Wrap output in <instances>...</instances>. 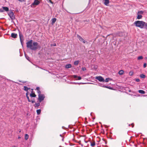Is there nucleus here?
Masks as SVG:
<instances>
[{
    "label": "nucleus",
    "instance_id": "obj_1",
    "mask_svg": "<svg viewBox=\"0 0 147 147\" xmlns=\"http://www.w3.org/2000/svg\"><path fill=\"white\" fill-rule=\"evenodd\" d=\"M32 41L31 40L28 42L27 43V47L31 50H35L38 48L39 46L38 43L34 42L32 43Z\"/></svg>",
    "mask_w": 147,
    "mask_h": 147
},
{
    "label": "nucleus",
    "instance_id": "obj_2",
    "mask_svg": "<svg viewBox=\"0 0 147 147\" xmlns=\"http://www.w3.org/2000/svg\"><path fill=\"white\" fill-rule=\"evenodd\" d=\"M144 22L143 21H137L134 22V24L136 26L140 27L141 28H143Z\"/></svg>",
    "mask_w": 147,
    "mask_h": 147
},
{
    "label": "nucleus",
    "instance_id": "obj_3",
    "mask_svg": "<svg viewBox=\"0 0 147 147\" xmlns=\"http://www.w3.org/2000/svg\"><path fill=\"white\" fill-rule=\"evenodd\" d=\"M143 13L144 11H140L138 12L137 13V19H141L142 18V15L143 14Z\"/></svg>",
    "mask_w": 147,
    "mask_h": 147
},
{
    "label": "nucleus",
    "instance_id": "obj_4",
    "mask_svg": "<svg viewBox=\"0 0 147 147\" xmlns=\"http://www.w3.org/2000/svg\"><path fill=\"white\" fill-rule=\"evenodd\" d=\"M8 14L11 20H13L15 19L14 15L12 11H9L8 12Z\"/></svg>",
    "mask_w": 147,
    "mask_h": 147
},
{
    "label": "nucleus",
    "instance_id": "obj_5",
    "mask_svg": "<svg viewBox=\"0 0 147 147\" xmlns=\"http://www.w3.org/2000/svg\"><path fill=\"white\" fill-rule=\"evenodd\" d=\"M38 100L40 102H41L42 101L44 100L45 96L44 94H41L38 95Z\"/></svg>",
    "mask_w": 147,
    "mask_h": 147
},
{
    "label": "nucleus",
    "instance_id": "obj_6",
    "mask_svg": "<svg viewBox=\"0 0 147 147\" xmlns=\"http://www.w3.org/2000/svg\"><path fill=\"white\" fill-rule=\"evenodd\" d=\"M96 79L98 80L100 82H104V79L101 76H99L96 77L95 78Z\"/></svg>",
    "mask_w": 147,
    "mask_h": 147
},
{
    "label": "nucleus",
    "instance_id": "obj_7",
    "mask_svg": "<svg viewBox=\"0 0 147 147\" xmlns=\"http://www.w3.org/2000/svg\"><path fill=\"white\" fill-rule=\"evenodd\" d=\"M78 38L83 43H85L86 42L85 40H84L81 36L78 35L77 36Z\"/></svg>",
    "mask_w": 147,
    "mask_h": 147
},
{
    "label": "nucleus",
    "instance_id": "obj_8",
    "mask_svg": "<svg viewBox=\"0 0 147 147\" xmlns=\"http://www.w3.org/2000/svg\"><path fill=\"white\" fill-rule=\"evenodd\" d=\"M40 2L38 0H35L34 2L32 3V5H37Z\"/></svg>",
    "mask_w": 147,
    "mask_h": 147
},
{
    "label": "nucleus",
    "instance_id": "obj_9",
    "mask_svg": "<svg viewBox=\"0 0 147 147\" xmlns=\"http://www.w3.org/2000/svg\"><path fill=\"white\" fill-rule=\"evenodd\" d=\"M17 34L15 33H12L11 35V37L13 38H16L17 37Z\"/></svg>",
    "mask_w": 147,
    "mask_h": 147
},
{
    "label": "nucleus",
    "instance_id": "obj_10",
    "mask_svg": "<svg viewBox=\"0 0 147 147\" xmlns=\"http://www.w3.org/2000/svg\"><path fill=\"white\" fill-rule=\"evenodd\" d=\"M104 4L106 5H108V4L109 3V0H104Z\"/></svg>",
    "mask_w": 147,
    "mask_h": 147
},
{
    "label": "nucleus",
    "instance_id": "obj_11",
    "mask_svg": "<svg viewBox=\"0 0 147 147\" xmlns=\"http://www.w3.org/2000/svg\"><path fill=\"white\" fill-rule=\"evenodd\" d=\"M143 28H144L146 29H147V23L144 22L143 24Z\"/></svg>",
    "mask_w": 147,
    "mask_h": 147
},
{
    "label": "nucleus",
    "instance_id": "obj_12",
    "mask_svg": "<svg viewBox=\"0 0 147 147\" xmlns=\"http://www.w3.org/2000/svg\"><path fill=\"white\" fill-rule=\"evenodd\" d=\"M36 89L37 90V92L38 94V95H39V94H40V88L39 87H37L36 88Z\"/></svg>",
    "mask_w": 147,
    "mask_h": 147
},
{
    "label": "nucleus",
    "instance_id": "obj_13",
    "mask_svg": "<svg viewBox=\"0 0 147 147\" xmlns=\"http://www.w3.org/2000/svg\"><path fill=\"white\" fill-rule=\"evenodd\" d=\"M30 96L31 97H34L36 96L35 95V93H33V92H32V93L30 94Z\"/></svg>",
    "mask_w": 147,
    "mask_h": 147
},
{
    "label": "nucleus",
    "instance_id": "obj_14",
    "mask_svg": "<svg viewBox=\"0 0 147 147\" xmlns=\"http://www.w3.org/2000/svg\"><path fill=\"white\" fill-rule=\"evenodd\" d=\"M56 19L55 18H53L52 19V24H53L56 21Z\"/></svg>",
    "mask_w": 147,
    "mask_h": 147
},
{
    "label": "nucleus",
    "instance_id": "obj_15",
    "mask_svg": "<svg viewBox=\"0 0 147 147\" xmlns=\"http://www.w3.org/2000/svg\"><path fill=\"white\" fill-rule=\"evenodd\" d=\"M138 92L139 93L142 94H144L145 93V92L143 90H138Z\"/></svg>",
    "mask_w": 147,
    "mask_h": 147
},
{
    "label": "nucleus",
    "instance_id": "obj_16",
    "mask_svg": "<svg viewBox=\"0 0 147 147\" xmlns=\"http://www.w3.org/2000/svg\"><path fill=\"white\" fill-rule=\"evenodd\" d=\"M3 10H5L6 11H8L9 10V8L7 7H3Z\"/></svg>",
    "mask_w": 147,
    "mask_h": 147
},
{
    "label": "nucleus",
    "instance_id": "obj_17",
    "mask_svg": "<svg viewBox=\"0 0 147 147\" xmlns=\"http://www.w3.org/2000/svg\"><path fill=\"white\" fill-rule=\"evenodd\" d=\"M71 67V65L70 64H68L67 65L65 66V67L67 68H68Z\"/></svg>",
    "mask_w": 147,
    "mask_h": 147
},
{
    "label": "nucleus",
    "instance_id": "obj_18",
    "mask_svg": "<svg viewBox=\"0 0 147 147\" xmlns=\"http://www.w3.org/2000/svg\"><path fill=\"white\" fill-rule=\"evenodd\" d=\"M111 80L112 79L111 78H106L105 80H104V81H105L106 82H108L109 80Z\"/></svg>",
    "mask_w": 147,
    "mask_h": 147
},
{
    "label": "nucleus",
    "instance_id": "obj_19",
    "mask_svg": "<svg viewBox=\"0 0 147 147\" xmlns=\"http://www.w3.org/2000/svg\"><path fill=\"white\" fill-rule=\"evenodd\" d=\"M25 139L27 140L29 138V136L27 134H26L25 135Z\"/></svg>",
    "mask_w": 147,
    "mask_h": 147
},
{
    "label": "nucleus",
    "instance_id": "obj_20",
    "mask_svg": "<svg viewBox=\"0 0 147 147\" xmlns=\"http://www.w3.org/2000/svg\"><path fill=\"white\" fill-rule=\"evenodd\" d=\"M28 92H27V93H26V96L27 97V98L28 99V101L29 102H31V101L30 100L29 98V96H28Z\"/></svg>",
    "mask_w": 147,
    "mask_h": 147
},
{
    "label": "nucleus",
    "instance_id": "obj_21",
    "mask_svg": "<svg viewBox=\"0 0 147 147\" xmlns=\"http://www.w3.org/2000/svg\"><path fill=\"white\" fill-rule=\"evenodd\" d=\"M36 112L38 115H39L41 112V110L38 109L36 111Z\"/></svg>",
    "mask_w": 147,
    "mask_h": 147
},
{
    "label": "nucleus",
    "instance_id": "obj_22",
    "mask_svg": "<svg viewBox=\"0 0 147 147\" xmlns=\"http://www.w3.org/2000/svg\"><path fill=\"white\" fill-rule=\"evenodd\" d=\"M123 72H124V71H123V70H120L119 71V74L120 75H122V74H123Z\"/></svg>",
    "mask_w": 147,
    "mask_h": 147
},
{
    "label": "nucleus",
    "instance_id": "obj_23",
    "mask_svg": "<svg viewBox=\"0 0 147 147\" xmlns=\"http://www.w3.org/2000/svg\"><path fill=\"white\" fill-rule=\"evenodd\" d=\"M79 62L78 61H76L74 62V64L75 65H77L78 64Z\"/></svg>",
    "mask_w": 147,
    "mask_h": 147
},
{
    "label": "nucleus",
    "instance_id": "obj_24",
    "mask_svg": "<svg viewBox=\"0 0 147 147\" xmlns=\"http://www.w3.org/2000/svg\"><path fill=\"white\" fill-rule=\"evenodd\" d=\"M140 77L142 78H145L146 76H145L143 74H141L140 75Z\"/></svg>",
    "mask_w": 147,
    "mask_h": 147
},
{
    "label": "nucleus",
    "instance_id": "obj_25",
    "mask_svg": "<svg viewBox=\"0 0 147 147\" xmlns=\"http://www.w3.org/2000/svg\"><path fill=\"white\" fill-rule=\"evenodd\" d=\"M143 59V57L142 56H140L138 57V60L142 59Z\"/></svg>",
    "mask_w": 147,
    "mask_h": 147
},
{
    "label": "nucleus",
    "instance_id": "obj_26",
    "mask_svg": "<svg viewBox=\"0 0 147 147\" xmlns=\"http://www.w3.org/2000/svg\"><path fill=\"white\" fill-rule=\"evenodd\" d=\"M24 90H25L26 91H27L28 90V87L26 86H24Z\"/></svg>",
    "mask_w": 147,
    "mask_h": 147
},
{
    "label": "nucleus",
    "instance_id": "obj_27",
    "mask_svg": "<svg viewBox=\"0 0 147 147\" xmlns=\"http://www.w3.org/2000/svg\"><path fill=\"white\" fill-rule=\"evenodd\" d=\"M95 142H93L92 143H91V146H93L95 145Z\"/></svg>",
    "mask_w": 147,
    "mask_h": 147
},
{
    "label": "nucleus",
    "instance_id": "obj_28",
    "mask_svg": "<svg viewBox=\"0 0 147 147\" xmlns=\"http://www.w3.org/2000/svg\"><path fill=\"white\" fill-rule=\"evenodd\" d=\"M134 73L133 71H130L129 72V74L130 76H132L133 74Z\"/></svg>",
    "mask_w": 147,
    "mask_h": 147
},
{
    "label": "nucleus",
    "instance_id": "obj_29",
    "mask_svg": "<svg viewBox=\"0 0 147 147\" xmlns=\"http://www.w3.org/2000/svg\"><path fill=\"white\" fill-rule=\"evenodd\" d=\"M99 85H100V86H102V87H105V88H109V87H108V86H102L100 84Z\"/></svg>",
    "mask_w": 147,
    "mask_h": 147
},
{
    "label": "nucleus",
    "instance_id": "obj_30",
    "mask_svg": "<svg viewBox=\"0 0 147 147\" xmlns=\"http://www.w3.org/2000/svg\"><path fill=\"white\" fill-rule=\"evenodd\" d=\"M35 106L38 107L40 105V103H36L35 104Z\"/></svg>",
    "mask_w": 147,
    "mask_h": 147
},
{
    "label": "nucleus",
    "instance_id": "obj_31",
    "mask_svg": "<svg viewBox=\"0 0 147 147\" xmlns=\"http://www.w3.org/2000/svg\"><path fill=\"white\" fill-rule=\"evenodd\" d=\"M20 41L21 42V44H22V38H21V35H20Z\"/></svg>",
    "mask_w": 147,
    "mask_h": 147
},
{
    "label": "nucleus",
    "instance_id": "obj_32",
    "mask_svg": "<svg viewBox=\"0 0 147 147\" xmlns=\"http://www.w3.org/2000/svg\"><path fill=\"white\" fill-rule=\"evenodd\" d=\"M25 56L26 57V59L28 60H29V57H28L26 56V55L25 54Z\"/></svg>",
    "mask_w": 147,
    "mask_h": 147
},
{
    "label": "nucleus",
    "instance_id": "obj_33",
    "mask_svg": "<svg viewBox=\"0 0 147 147\" xmlns=\"http://www.w3.org/2000/svg\"><path fill=\"white\" fill-rule=\"evenodd\" d=\"M146 63H144L143 65V67L144 68L146 67Z\"/></svg>",
    "mask_w": 147,
    "mask_h": 147
},
{
    "label": "nucleus",
    "instance_id": "obj_34",
    "mask_svg": "<svg viewBox=\"0 0 147 147\" xmlns=\"http://www.w3.org/2000/svg\"><path fill=\"white\" fill-rule=\"evenodd\" d=\"M77 78H78V80H80L81 79V77L80 76H78Z\"/></svg>",
    "mask_w": 147,
    "mask_h": 147
},
{
    "label": "nucleus",
    "instance_id": "obj_35",
    "mask_svg": "<svg viewBox=\"0 0 147 147\" xmlns=\"http://www.w3.org/2000/svg\"><path fill=\"white\" fill-rule=\"evenodd\" d=\"M136 80L137 82H139L140 81V79H136Z\"/></svg>",
    "mask_w": 147,
    "mask_h": 147
},
{
    "label": "nucleus",
    "instance_id": "obj_36",
    "mask_svg": "<svg viewBox=\"0 0 147 147\" xmlns=\"http://www.w3.org/2000/svg\"><path fill=\"white\" fill-rule=\"evenodd\" d=\"M20 2H23L24 1V0H18Z\"/></svg>",
    "mask_w": 147,
    "mask_h": 147
},
{
    "label": "nucleus",
    "instance_id": "obj_37",
    "mask_svg": "<svg viewBox=\"0 0 147 147\" xmlns=\"http://www.w3.org/2000/svg\"><path fill=\"white\" fill-rule=\"evenodd\" d=\"M82 69L83 71H84L86 70V68L85 67H83L82 68Z\"/></svg>",
    "mask_w": 147,
    "mask_h": 147
},
{
    "label": "nucleus",
    "instance_id": "obj_38",
    "mask_svg": "<svg viewBox=\"0 0 147 147\" xmlns=\"http://www.w3.org/2000/svg\"><path fill=\"white\" fill-rule=\"evenodd\" d=\"M73 77L74 78H76L78 77L76 75H74V76H73Z\"/></svg>",
    "mask_w": 147,
    "mask_h": 147
},
{
    "label": "nucleus",
    "instance_id": "obj_39",
    "mask_svg": "<svg viewBox=\"0 0 147 147\" xmlns=\"http://www.w3.org/2000/svg\"><path fill=\"white\" fill-rule=\"evenodd\" d=\"M3 12V9H0V12Z\"/></svg>",
    "mask_w": 147,
    "mask_h": 147
},
{
    "label": "nucleus",
    "instance_id": "obj_40",
    "mask_svg": "<svg viewBox=\"0 0 147 147\" xmlns=\"http://www.w3.org/2000/svg\"><path fill=\"white\" fill-rule=\"evenodd\" d=\"M48 1V2H50L51 3H53L51 1V0H47Z\"/></svg>",
    "mask_w": 147,
    "mask_h": 147
},
{
    "label": "nucleus",
    "instance_id": "obj_41",
    "mask_svg": "<svg viewBox=\"0 0 147 147\" xmlns=\"http://www.w3.org/2000/svg\"><path fill=\"white\" fill-rule=\"evenodd\" d=\"M31 102L32 103H34L35 102V101L33 100H31Z\"/></svg>",
    "mask_w": 147,
    "mask_h": 147
},
{
    "label": "nucleus",
    "instance_id": "obj_42",
    "mask_svg": "<svg viewBox=\"0 0 147 147\" xmlns=\"http://www.w3.org/2000/svg\"><path fill=\"white\" fill-rule=\"evenodd\" d=\"M18 138V139H20L21 138V137L20 136H19Z\"/></svg>",
    "mask_w": 147,
    "mask_h": 147
},
{
    "label": "nucleus",
    "instance_id": "obj_43",
    "mask_svg": "<svg viewBox=\"0 0 147 147\" xmlns=\"http://www.w3.org/2000/svg\"><path fill=\"white\" fill-rule=\"evenodd\" d=\"M78 84H84V83H78Z\"/></svg>",
    "mask_w": 147,
    "mask_h": 147
},
{
    "label": "nucleus",
    "instance_id": "obj_44",
    "mask_svg": "<svg viewBox=\"0 0 147 147\" xmlns=\"http://www.w3.org/2000/svg\"><path fill=\"white\" fill-rule=\"evenodd\" d=\"M109 89H112V88L111 87H109Z\"/></svg>",
    "mask_w": 147,
    "mask_h": 147
},
{
    "label": "nucleus",
    "instance_id": "obj_45",
    "mask_svg": "<svg viewBox=\"0 0 147 147\" xmlns=\"http://www.w3.org/2000/svg\"><path fill=\"white\" fill-rule=\"evenodd\" d=\"M53 46H56V44H54L53 45Z\"/></svg>",
    "mask_w": 147,
    "mask_h": 147
},
{
    "label": "nucleus",
    "instance_id": "obj_46",
    "mask_svg": "<svg viewBox=\"0 0 147 147\" xmlns=\"http://www.w3.org/2000/svg\"><path fill=\"white\" fill-rule=\"evenodd\" d=\"M131 125H132V127H134V125H133V124H131Z\"/></svg>",
    "mask_w": 147,
    "mask_h": 147
}]
</instances>
